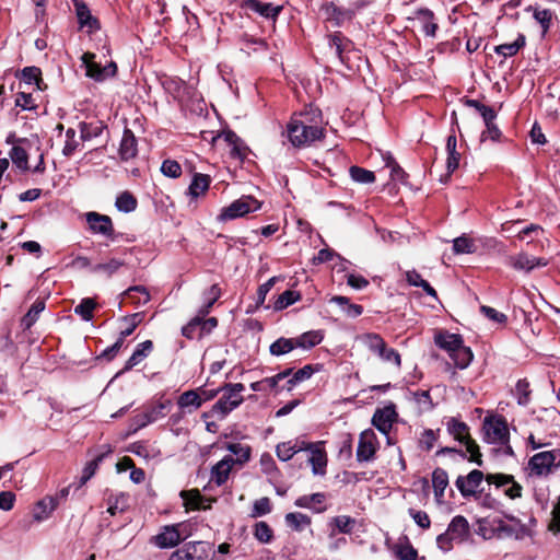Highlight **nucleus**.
<instances>
[{
	"instance_id": "58836bf2",
	"label": "nucleus",
	"mask_w": 560,
	"mask_h": 560,
	"mask_svg": "<svg viewBox=\"0 0 560 560\" xmlns=\"http://www.w3.org/2000/svg\"><path fill=\"white\" fill-rule=\"evenodd\" d=\"M287 525L296 532H302L311 525V517L300 513H288L284 517Z\"/></svg>"
},
{
	"instance_id": "603ef678",
	"label": "nucleus",
	"mask_w": 560,
	"mask_h": 560,
	"mask_svg": "<svg viewBox=\"0 0 560 560\" xmlns=\"http://www.w3.org/2000/svg\"><path fill=\"white\" fill-rule=\"evenodd\" d=\"M96 306V303L94 302V300L90 299V298H86V299H83L75 307H74V313L79 316H81V318L83 320H91L92 317H93V311Z\"/></svg>"
},
{
	"instance_id": "f704fd0d",
	"label": "nucleus",
	"mask_w": 560,
	"mask_h": 560,
	"mask_svg": "<svg viewBox=\"0 0 560 560\" xmlns=\"http://www.w3.org/2000/svg\"><path fill=\"white\" fill-rule=\"evenodd\" d=\"M222 292L218 284H212L208 290L203 292V305L198 310L201 316H207L210 313L211 307L220 299Z\"/></svg>"
},
{
	"instance_id": "412c9836",
	"label": "nucleus",
	"mask_w": 560,
	"mask_h": 560,
	"mask_svg": "<svg viewBox=\"0 0 560 560\" xmlns=\"http://www.w3.org/2000/svg\"><path fill=\"white\" fill-rule=\"evenodd\" d=\"M210 175L202 173H195L187 189V196L190 201H196L199 197L205 196L211 185Z\"/></svg>"
},
{
	"instance_id": "6e6552de",
	"label": "nucleus",
	"mask_w": 560,
	"mask_h": 560,
	"mask_svg": "<svg viewBox=\"0 0 560 560\" xmlns=\"http://www.w3.org/2000/svg\"><path fill=\"white\" fill-rule=\"evenodd\" d=\"M95 55L93 52H84L81 57L82 63L85 67L86 77L97 81L103 82L109 78H114L117 73V65L114 61H110L106 66H101L95 62Z\"/></svg>"
},
{
	"instance_id": "423d86ee",
	"label": "nucleus",
	"mask_w": 560,
	"mask_h": 560,
	"mask_svg": "<svg viewBox=\"0 0 560 560\" xmlns=\"http://www.w3.org/2000/svg\"><path fill=\"white\" fill-rule=\"evenodd\" d=\"M528 467L532 475L541 477L552 471V468L560 467V450L539 452L530 457Z\"/></svg>"
},
{
	"instance_id": "5701e85b",
	"label": "nucleus",
	"mask_w": 560,
	"mask_h": 560,
	"mask_svg": "<svg viewBox=\"0 0 560 560\" xmlns=\"http://www.w3.org/2000/svg\"><path fill=\"white\" fill-rule=\"evenodd\" d=\"M118 153L122 161H129L138 154V142L136 136L128 128H125L122 132Z\"/></svg>"
},
{
	"instance_id": "c03bdc74",
	"label": "nucleus",
	"mask_w": 560,
	"mask_h": 560,
	"mask_svg": "<svg viewBox=\"0 0 560 560\" xmlns=\"http://www.w3.org/2000/svg\"><path fill=\"white\" fill-rule=\"evenodd\" d=\"M45 310V302L36 300L28 312L22 318V326L26 329L31 328L38 318V315Z\"/></svg>"
},
{
	"instance_id": "a19ab883",
	"label": "nucleus",
	"mask_w": 560,
	"mask_h": 560,
	"mask_svg": "<svg viewBox=\"0 0 560 560\" xmlns=\"http://www.w3.org/2000/svg\"><path fill=\"white\" fill-rule=\"evenodd\" d=\"M107 512L114 516L117 513H122L128 509V495L119 493L117 495H110L107 500Z\"/></svg>"
},
{
	"instance_id": "f8f14e48",
	"label": "nucleus",
	"mask_w": 560,
	"mask_h": 560,
	"mask_svg": "<svg viewBox=\"0 0 560 560\" xmlns=\"http://www.w3.org/2000/svg\"><path fill=\"white\" fill-rule=\"evenodd\" d=\"M486 481L489 485H494L497 488H504V494L512 500L522 497L523 487L515 481L512 475L488 474Z\"/></svg>"
},
{
	"instance_id": "7ed1b4c3",
	"label": "nucleus",
	"mask_w": 560,
	"mask_h": 560,
	"mask_svg": "<svg viewBox=\"0 0 560 560\" xmlns=\"http://www.w3.org/2000/svg\"><path fill=\"white\" fill-rule=\"evenodd\" d=\"M220 389L222 396L212 406L210 413L219 419H223L243 402L245 386L242 383L225 384Z\"/></svg>"
},
{
	"instance_id": "8fccbe9b",
	"label": "nucleus",
	"mask_w": 560,
	"mask_h": 560,
	"mask_svg": "<svg viewBox=\"0 0 560 560\" xmlns=\"http://www.w3.org/2000/svg\"><path fill=\"white\" fill-rule=\"evenodd\" d=\"M124 266V261L113 258L107 262L97 264L91 268V271L94 273H105L106 276L110 277L115 272L118 271V269Z\"/></svg>"
},
{
	"instance_id": "ddd939ff",
	"label": "nucleus",
	"mask_w": 560,
	"mask_h": 560,
	"mask_svg": "<svg viewBox=\"0 0 560 560\" xmlns=\"http://www.w3.org/2000/svg\"><path fill=\"white\" fill-rule=\"evenodd\" d=\"M85 220L93 234H100L114 240L115 230L110 217L95 211H90L85 213Z\"/></svg>"
},
{
	"instance_id": "72a5a7b5",
	"label": "nucleus",
	"mask_w": 560,
	"mask_h": 560,
	"mask_svg": "<svg viewBox=\"0 0 560 560\" xmlns=\"http://www.w3.org/2000/svg\"><path fill=\"white\" fill-rule=\"evenodd\" d=\"M177 405L183 410H188L191 412L192 410L199 409L202 405L200 402L199 393L197 389H190L184 392L177 399Z\"/></svg>"
},
{
	"instance_id": "bf43d9fd",
	"label": "nucleus",
	"mask_w": 560,
	"mask_h": 560,
	"mask_svg": "<svg viewBox=\"0 0 560 560\" xmlns=\"http://www.w3.org/2000/svg\"><path fill=\"white\" fill-rule=\"evenodd\" d=\"M515 396L517 404L526 406L530 400L529 383L526 380H520L515 386Z\"/></svg>"
},
{
	"instance_id": "f257e3e1",
	"label": "nucleus",
	"mask_w": 560,
	"mask_h": 560,
	"mask_svg": "<svg viewBox=\"0 0 560 560\" xmlns=\"http://www.w3.org/2000/svg\"><path fill=\"white\" fill-rule=\"evenodd\" d=\"M288 137L293 147H308L324 137L319 112L310 108L294 114L288 124Z\"/></svg>"
},
{
	"instance_id": "cd10ccee",
	"label": "nucleus",
	"mask_w": 560,
	"mask_h": 560,
	"mask_svg": "<svg viewBox=\"0 0 560 560\" xmlns=\"http://www.w3.org/2000/svg\"><path fill=\"white\" fill-rule=\"evenodd\" d=\"M323 15L327 21L335 25H341L346 20H350L352 12L337 7L335 3H327L322 8Z\"/></svg>"
},
{
	"instance_id": "5fc2aeb1",
	"label": "nucleus",
	"mask_w": 560,
	"mask_h": 560,
	"mask_svg": "<svg viewBox=\"0 0 560 560\" xmlns=\"http://www.w3.org/2000/svg\"><path fill=\"white\" fill-rule=\"evenodd\" d=\"M349 172L351 178L357 183L370 184L375 180V175L372 171L359 166H351Z\"/></svg>"
},
{
	"instance_id": "c85d7f7f",
	"label": "nucleus",
	"mask_w": 560,
	"mask_h": 560,
	"mask_svg": "<svg viewBox=\"0 0 560 560\" xmlns=\"http://www.w3.org/2000/svg\"><path fill=\"white\" fill-rule=\"evenodd\" d=\"M152 349L153 342L151 340L140 342L130 358L126 361L122 372L129 371L141 363L151 353Z\"/></svg>"
},
{
	"instance_id": "338daca9",
	"label": "nucleus",
	"mask_w": 560,
	"mask_h": 560,
	"mask_svg": "<svg viewBox=\"0 0 560 560\" xmlns=\"http://www.w3.org/2000/svg\"><path fill=\"white\" fill-rule=\"evenodd\" d=\"M187 508L198 510L201 508L202 497L198 490L183 491L180 493Z\"/></svg>"
},
{
	"instance_id": "9b49d317",
	"label": "nucleus",
	"mask_w": 560,
	"mask_h": 560,
	"mask_svg": "<svg viewBox=\"0 0 560 560\" xmlns=\"http://www.w3.org/2000/svg\"><path fill=\"white\" fill-rule=\"evenodd\" d=\"M323 338L324 336L320 330H310L296 338H282V354L288 353L295 348L308 350L319 345Z\"/></svg>"
},
{
	"instance_id": "39448f33",
	"label": "nucleus",
	"mask_w": 560,
	"mask_h": 560,
	"mask_svg": "<svg viewBox=\"0 0 560 560\" xmlns=\"http://www.w3.org/2000/svg\"><path fill=\"white\" fill-rule=\"evenodd\" d=\"M261 207L260 202L252 196L244 195L241 198L234 200L229 206L221 209L218 220L226 222L243 218L248 213L259 210Z\"/></svg>"
},
{
	"instance_id": "0e129e2a",
	"label": "nucleus",
	"mask_w": 560,
	"mask_h": 560,
	"mask_svg": "<svg viewBox=\"0 0 560 560\" xmlns=\"http://www.w3.org/2000/svg\"><path fill=\"white\" fill-rule=\"evenodd\" d=\"M254 536L258 541L267 544L272 538V529L266 522H258L255 524Z\"/></svg>"
},
{
	"instance_id": "473e14b6",
	"label": "nucleus",
	"mask_w": 560,
	"mask_h": 560,
	"mask_svg": "<svg viewBox=\"0 0 560 560\" xmlns=\"http://www.w3.org/2000/svg\"><path fill=\"white\" fill-rule=\"evenodd\" d=\"M432 485L434 495L438 502H441L444 497V491L448 486V475L442 468H435L432 472Z\"/></svg>"
},
{
	"instance_id": "69168bd1",
	"label": "nucleus",
	"mask_w": 560,
	"mask_h": 560,
	"mask_svg": "<svg viewBox=\"0 0 560 560\" xmlns=\"http://www.w3.org/2000/svg\"><path fill=\"white\" fill-rule=\"evenodd\" d=\"M15 105L24 110H33L37 108V104L32 96V93L21 91L16 94Z\"/></svg>"
},
{
	"instance_id": "0eeeda50",
	"label": "nucleus",
	"mask_w": 560,
	"mask_h": 560,
	"mask_svg": "<svg viewBox=\"0 0 560 560\" xmlns=\"http://www.w3.org/2000/svg\"><path fill=\"white\" fill-rule=\"evenodd\" d=\"M182 527V523L161 526L159 533L153 535L149 542L160 549L174 548L185 539L180 532Z\"/></svg>"
},
{
	"instance_id": "a878e982",
	"label": "nucleus",
	"mask_w": 560,
	"mask_h": 560,
	"mask_svg": "<svg viewBox=\"0 0 560 560\" xmlns=\"http://www.w3.org/2000/svg\"><path fill=\"white\" fill-rule=\"evenodd\" d=\"M243 7L266 19H271L273 22H276V18L280 12V7H275L271 3H265L259 0H244Z\"/></svg>"
},
{
	"instance_id": "dca6fc26",
	"label": "nucleus",
	"mask_w": 560,
	"mask_h": 560,
	"mask_svg": "<svg viewBox=\"0 0 560 560\" xmlns=\"http://www.w3.org/2000/svg\"><path fill=\"white\" fill-rule=\"evenodd\" d=\"M79 28L93 34L101 28L100 21L92 13L84 0H72Z\"/></svg>"
},
{
	"instance_id": "ea45409f",
	"label": "nucleus",
	"mask_w": 560,
	"mask_h": 560,
	"mask_svg": "<svg viewBox=\"0 0 560 560\" xmlns=\"http://www.w3.org/2000/svg\"><path fill=\"white\" fill-rule=\"evenodd\" d=\"M450 358L458 369H466L472 361L474 354L470 348L463 343Z\"/></svg>"
},
{
	"instance_id": "864d4df0",
	"label": "nucleus",
	"mask_w": 560,
	"mask_h": 560,
	"mask_svg": "<svg viewBox=\"0 0 560 560\" xmlns=\"http://www.w3.org/2000/svg\"><path fill=\"white\" fill-rule=\"evenodd\" d=\"M455 254H471L476 250L474 241L467 236H459L453 241Z\"/></svg>"
},
{
	"instance_id": "37998d69",
	"label": "nucleus",
	"mask_w": 560,
	"mask_h": 560,
	"mask_svg": "<svg viewBox=\"0 0 560 560\" xmlns=\"http://www.w3.org/2000/svg\"><path fill=\"white\" fill-rule=\"evenodd\" d=\"M524 45L525 37L520 34L513 43L499 45L494 50L498 55H502L503 57H513Z\"/></svg>"
},
{
	"instance_id": "a18cd8bd",
	"label": "nucleus",
	"mask_w": 560,
	"mask_h": 560,
	"mask_svg": "<svg viewBox=\"0 0 560 560\" xmlns=\"http://www.w3.org/2000/svg\"><path fill=\"white\" fill-rule=\"evenodd\" d=\"M10 159L12 160L13 164L22 170L27 171L28 170V154L26 150L20 145H14L10 150Z\"/></svg>"
},
{
	"instance_id": "393cba45",
	"label": "nucleus",
	"mask_w": 560,
	"mask_h": 560,
	"mask_svg": "<svg viewBox=\"0 0 560 560\" xmlns=\"http://www.w3.org/2000/svg\"><path fill=\"white\" fill-rule=\"evenodd\" d=\"M435 345L445 350L448 355L453 354L464 341L460 335L451 334L448 331H440L434 337Z\"/></svg>"
},
{
	"instance_id": "49530a36",
	"label": "nucleus",
	"mask_w": 560,
	"mask_h": 560,
	"mask_svg": "<svg viewBox=\"0 0 560 560\" xmlns=\"http://www.w3.org/2000/svg\"><path fill=\"white\" fill-rule=\"evenodd\" d=\"M375 355H377L383 362L390 363L397 369L401 366L400 354L394 348H389L386 342Z\"/></svg>"
},
{
	"instance_id": "09e8293b",
	"label": "nucleus",
	"mask_w": 560,
	"mask_h": 560,
	"mask_svg": "<svg viewBox=\"0 0 560 560\" xmlns=\"http://www.w3.org/2000/svg\"><path fill=\"white\" fill-rule=\"evenodd\" d=\"M171 407H172V400L165 399V400H160V401L155 402L154 405L149 407L147 409V411L149 412L151 420H153V422H155L159 419L164 418L167 415V412L170 411Z\"/></svg>"
},
{
	"instance_id": "6ab92c4d",
	"label": "nucleus",
	"mask_w": 560,
	"mask_h": 560,
	"mask_svg": "<svg viewBox=\"0 0 560 560\" xmlns=\"http://www.w3.org/2000/svg\"><path fill=\"white\" fill-rule=\"evenodd\" d=\"M512 524H508L503 521H498L494 529L499 536L514 537L515 539H524L530 535V529L515 518H511Z\"/></svg>"
},
{
	"instance_id": "f03ea898",
	"label": "nucleus",
	"mask_w": 560,
	"mask_h": 560,
	"mask_svg": "<svg viewBox=\"0 0 560 560\" xmlns=\"http://www.w3.org/2000/svg\"><path fill=\"white\" fill-rule=\"evenodd\" d=\"M285 448L282 450V462L289 460L292 456L301 451H308L307 462L312 466V472L317 476H325L327 468V453L324 442L308 443L304 440H295L282 443Z\"/></svg>"
},
{
	"instance_id": "2f4dec72",
	"label": "nucleus",
	"mask_w": 560,
	"mask_h": 560,
	"mask_svg": "<svg viewBox=\"0 0 560 560\" xmlns=\"http://www.w3.org/2000/svg\"><path fill=\"white\" fill-rule=\"evenodd\" d=\"M122 296L127 300H130V302L136 306L145 305L151 299L149 291L143 285H135L128 288L122 293Z\"/></svg>"
},
{
	"instance_id": "e2e57ef3",
	"label": "nucleus",
	"mask_w": 560,
	"mask_h": 560,
	"mask_svg": "<svg viewBox=\"0 0 560 560\" xmlns=\"http://www.w3.org/2000/svg\"><path fill=\"white\" fill-rule=\"evenodd\" d=\"M330 302L332 303H336V304H339V305H348L347 310H346V313L348 316L350 317H358L362 314L363 312V308L361 305H358V304H349V300L348 298L346 296H341V295H336V296H332Z\"/></svg>"
},
{
	"instance_id": "7c9ffc66",
	"label": "nucleus",
	"mask_w": 560,
	"mask_h": 560,
	"mask_svg": "<svg viewBox=\"0 0 560 560\" xmlns=\"http://www.w3.org/2000/svg\"><path fill=\"white\" fill-rule=\"evenodd\" d=\"M416 19L422 24V31L428 36H435L438 24L434 22V13L427 9H419L415 12Z\"/></svg>"
},
{
	"instance_id": "1a4fd4ad",
	"label": "nucleus",
	"mask_w": 560,
	"mask_h": 560,
	"mask_svg": "<svg viewBox=\"0 0 560 560\" xmlns=\"http://www.w3.org/2000/svg\"><path fill=\"white\" fill-rule=\"evenodd\" d=\"M483 431L487 442L506 444L509 442V428L503 417H488L483 421Z\"/></svg>"
},
{
	"instance_id": "4c0bfd02",
	"label": "nucleus",
	"mask_w": 560,
	"mask_h": 560,
	"mask_svg": "<svg viewBox=\"0 0 560 560\" xmlns=\"http://www.w3.org/2000/svg\"><path fill=\"white\" fill-rule=\"evenodd\" d=\"M115 206L120 212L129 213L137 209V198L130 191L120 192L115 201Z\"/></svg>"
},
{
	"instance_id": "bb28decb",
	"label": "nucleus",
	"mask_w": 560,
	"mask_h": 560,
	"mask_svg": "<svg viewBox=\"0 0 560 560\" xmlns=\"http://www.w3.org/2000/svg\"><path fill=\"white\" fill-rule=\"evenodd\" d=\"M357 524L355 518L349 515H339L335 516L330 520L328 526L330 528L329 536L334 537L338 533L340 534H351L354 526Z\"/></svg>"
},
{
	"instance_id": "c9c22d12",
	"label": "nucleus",
	"mask_w": 560,
	"mask_h": 560,
	"mask_svg": "<svg viewBox=\"0 0 560 560\" xmlns=\"http://www.w3.org/2000/svg\"><path fill=\"white\" fill-rule=\"evenodd\" d=\"M394 553L399 560H417L418 551L411 546L409 539L404 537L394 546Z\"/></svg>"
},
{
	"instance_id": "680f3d73",
	"label": "nucleus",
	"mask_w": 560,
	"mask_h": 560,
	"mask_svg": "<svg viewBox=\"0 0 560 560\" xmlns=\"http://www.w3.org/2000/svg\"><path fill=\"white\" fill-rule=\"evenodd\" d=\"M270 511H271V502H270L269 498L262 497L254 502L253 509H252V512L249 515H250V517L256 518V517L268 514Z\"/></svg>"
},
{
	"instance_id": "4468645a",
	"label": "nucleus",
	"mask_w": 560,
	"mask_h": 560,
	"mask_svg": "<svg viewBox=\"0 0 560 560\" xmlns=\"http://www.w3.org/2000/svg\"><path fill=\"white\" fill-rule=\"evenodd\" d=\"M320 371V365L306 364L298 371L293 372V369L282 370V380L287 378L284 385H282V389H287L291 392L294 389L296 385L302 382H305L312 377L315 372Z\"/></svg>"
},
{
	"instance_id": "aec40b11",
	"label": "nucleus",
	"mask_w": 560,
	"mask_h": 560,
	"mask_svg": "<svg viewBox=\"0 0 560 560\" xmlns=\"http://www.w3.org/2000/svg\"><path fill=\"white\" fill-rule=\"evenodd\" d=\"M396 417L397 412L395 410V406H386L375 411L372 418V423L380 432L387 434L390 431Z\"/></svg>"
},
{
	"instance_id": "e433bc0d",
	"label": "nucleus",
	"mask_w": 560,
	"mask_h": 560,
	"mask_svg": "<svg viewBox=\"0 0 560 560\" xmlns=\"http://www.w3.org/2000/svg\"><path fill=\"white\" fill-rule=\"evenodd\" d=\"M56 499H49L45 497L40 501L37 502L34 518L38 522L47 520L51 513L56 510Z\"/></svg>"
},
{
	"instance_id": "a211bd4d",
	"label": "nucleus",
	"mask_w": 560,
	"mask_h": 560,
	"mask_svg": "<svg viewBox=\"0 0 560 560\" xmlns=\"http://www.w3.org/2000/svg\"><path fill=\"white\" fill-rule=\"evenodd\" d=\"M483 478L486 479L481 470L474 469L467 476H458L455 485L463 497H470L476 493Z\"/></svg>"
},
{
	"instance_id": "6e6d98bb",
	"label": "nucleus",
	"mask_w": 560,
	"mask_h": 560,
	"mask_svg": "<svg viewBox=\"0 0 560 560\" xmlns=\"http://www.w3.org/2000/svg\"><path fill=\"white\" fill-rule=\"evenodd\" d=\"M143 319V313H135L129 316L122 318V320L127 324L126 328L120 331L119 337L124 340L130 336L135 329L139 326V324Z\"/></svg>"
},
{
	"instance_id": "3c124183",
	"label": "nucleus",
	"mask_w": 560,
	"mask_h": 560,
	"mask_svg": "<svg viewBox=\"0 0 560 560\" xmlns=\"http://www.w3.org/2000/svg\"><path fill=\"white\" fill-rule=\"evenodd\" d=\"M280 380V373L271 376V377H265L260 381L254 382L250 384V388L255 392H271L277 388L278 382Z\"/></svg>"
},
{
	"instance_id": "052dcab7",
	"label": "nucleus",
	"mask_w": 560,
	"mask_h": 560,
	"mask_svg": "<svg viewBox=\"0 0 560 560\" xmlns=\"http://www.w3.org/2000/svg\"><path fill=\"white\" fill-rule=\"evenodd\" d=\"M161 172L170 178H178L182 175V166L177 161L166 159L161 165Z\"/></svg>"
},
{
	"instance_id": "13d9d810",
	"label": "nucleus",
	"mask_w": 560,
	"mask_h": 560,
	"mask_svg": "<svg viewBox=\"0 0 560 560\" xmlns=\"http://www.w3.org/2000/svg\"><path fill=\"white\" fill-rule=\"evenodd\" d=\"M439 431L432 429L424 430L419 439L420 448L427 452L431 451L438 441Z\"/></svg>"
},
{
	"instance_id": "b1692460",
	"label": "nucleus",
	"mask_w": 560,
	"mask_h": 560,
	"mask_svg": "<svg viewBox=\"0 0 560 560\" xmlns=\"http://www.w3.org/2000/svg\"><path fill=\"white\" fill-rule=\"evenodd\" d=\"M446 532L454 539L455 544H462L469 537L468 521L464 516L457 515L451 521Z\"/></svg>"
},
{
	"instance_id": "20e7f679",
	"label": "nucleus",
	"mask_w": 560,
	"mask_h": 560,
	"mask_svg": "<svg viewBox=\"0 0 560 560\" xmlns=\"http://www.w3.org/2000/svg\"><path fill=\"white\" fill-rule=\"evenodd\" d=\"M447 431L455 440L465 444L466 452L469 453V460L477 465H482L481 453L478 444L470 438L469 429L465 422L451 418L447 421Z\"/></svg>"
},
{
	"instance_id": "774afa93",
	"label": "nucleus",
	"mask_w": 560,
	"mask_h": 560,
	"mask_svg": "<svg viewBox=\"0 0 560 560\" xmlns=\"http://www.w3.org/2000/svg\"><path fill=\"white\" fill-rule=\"evenodd\" d=\"M466 104L474 107L481 115L483 120L495 119L497 117L495 112L491 107L481 104L476 100H467Z\"/></svg>"
},
{
	"instance_id": "c756f323",
	"label": "nucleus",
	"mask_w": 560,
	"mask_h": 560,
	"mask_svg": "<svg viewBox=\"0 0 560 560\" xmlns=\"http://www.w3.org/2000/svg\"><path fill=\"white\" fill-rule=\"evenodd\" d=\"M21 80L27 85H34V89L43 91L47 88L42 78V71L37 67H25L21 72Z\"/></svg>"
},
{
	"instance_id": "f3484780",
	"label": "nucleus",
	"mask_w": 560,
	"mask_h": 560,
	"mask_svg": "<svg viewBox=\"0 0 560 560\" xmlns=\"http://www.w3.org/2000/svg\"><path fill=\"white\" fill-rule=\"evenodd\" d=\"M549 260L544 257L529 256L525 252L509 257V265L515 270L530 272L535 268H542L548 266Z\"/></svg>"
},
{
	"instance_id": "2eb2a0df",
	"label": "nucleus",
	"mask_w": 560,
	"mask_h": 560,
	"mask_svg": "<svg viewBox=\"0 0 560 560\" xmlns=\"http://www.w3.org/2000/svg\"><path fill=\"white\" fill-rule=\"evenodd\" d=\"M378 447L376 434L373 430H364L360 436L357 447V459L359 462H370L373 459Z\"/></svg>"
},
{
	"instance_id": "4be33fe9",
	"label": "nucleus",
	"mask_w": 560,
	"mask_h": 560,
	"mask_svg": "<svg viewBox=\"0 0 560 560\" xmlns=\"http://www.w3.org/2000/svg\"><path fill=\"white\" fill-rule=\"evenodd\" d=\"M234 464L235 460L233 456H224L211 468V481H213L217 486H222L225 483Z\"/></svg>"
},
{
	"instance_id": "79ce46f5",
	"label": "nucleus",
	"mask_w": 560,
	"mask_h": 560,
	"mask_svg": "<svg viewBox=\"0 0 560 560\" xmlns=\"http://www.w3.org/2000/svg\"><path fill=\"white\" fill-rule=\"evenodd\" d=\"M103 458H104V455H98L97 457H95L94 459H92L85 464V466L82 470V475L79 479V482L75 486V489H80L95 475Z\"/></svg>"
},
{
	"instance_id": "4d7b16f0",
	"label": "nucleus",
	"mask_w": 560,
	"mask_h": 560,
	"mask_svg": "<svg viewBox=\"0 0 560 560\" xmlns=\"http://www.w3.org/2000/svg\"><path fill=\"white\" fill-rule=\"evenodd\" d=\"M228 450L232 454L236 455V458H234L235 464H244L250 457V448L246 445H242L241 443H231L229 444Z\"/></svg>"
},
{
	"instance_id": "de8ad7c7",
	"label": "nucleus",
	"mask_w": 560,
	"mask_h": 560,
	"mask_svg": "<svg viewBox=\"0 0 560 560\" xmlns=\"http://www.w3.org/2000/svg\"><path fill=\"white\" fill-rule=\"evenodd\" d=\"M359 340L374 354H376L386 342L378 334L374 332L363 334L359 337Z\"/></svg>"
},
{
	"instance_id": "9d476101",
	"label": "nucleus",
	"mask_w": 560,
	"mask_h": 560,
	"mask_svg": "<svg viewBox=\"0 0 560 560\" xmlns=\"http://www.w3.org/2000/svg\"><path fill=\"white\" fill-rule=\"evenodd\" d=\"M168 560H210L208 544L203 541H189L174 551Z\"/></svg>"
}]
</instances>
